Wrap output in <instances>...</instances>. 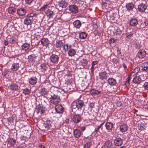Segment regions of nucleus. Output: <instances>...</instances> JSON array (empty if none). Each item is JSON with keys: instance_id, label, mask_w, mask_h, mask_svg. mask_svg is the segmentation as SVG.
<instances>
[{"instance_id": "f257e3e1", "label": "nucleus", "mask_w": 148, "mask_h": 148, "mask_svg": "<svg viewBox=\"0 0 148 148\" xmlns=\"http://www.w3.org/2000/svg\"><path fill=\"white\" fill-rule=\"evenodd\" d=\"M71 106L73 109L80 111L84 106V102L82 100H79L76 102H73Z\"/></svg>"}, {"instance_id": "f03ea898", "label": "nucleus", "mask_w": 148, "mask_h": 148, "mask_svg": "<svg viewBox=\"0 0 148 148\" xmlns=\"http://www.w3.org/2000/svg\"><path fill=\"white\" fill-rule=\"evenodd\" d=\"M70 12L76 14L78 12V10L77 7L75 5H69L67 8Z\"/></svg>"}, {"instance_id": "7ed1b4c3", "label": "nucleus", "mask_w": 148, "mask_h": 148, "mask_svg": "<svg viewBox=\"0 0 148 148\" xmlns=\"http://www.w3.org/2000/svg\"><path fill=\"white\" fill-rule=\"evenodd\" d=\"M36 111L37 114H41L45 112V109L42 104H39L36 106Z\"/></svg>"}, {"instance_id": "20e7f679", "label": "nucleus", "mask_w": 148, "mask_h": 148, "mask_svg": "<svg viewBox=\"0 0 148 148\" xmlns=\"http://www.w3.org/2000/svg\"><path fill=\"white\" fill-rule=\"evenodd\" d=\"M99 77L101 80L106 79L108 77V73L105 71H101L99 73Z\"/></svg>"}, {"instance_id": "39448f33", "label": "nucleus", "mask_w": 148, "mask_h": 148, "mask_svg": "<svg viewBox=\"0 0 148 148\" xmlns=\"http://www.w3.org/2000/svg\"><path fill=\"white\" fill-rule=\"evenodd\" d=\"M138 56L140 58H144L146 55V51L143 49H140L138 53Z\"/></svg>"}, {"instance_id": "423d86ee", "label": "nucleus", "mask_w": 148, "mask_h": 148, "mask_svg": "<svg viewBox=\"0 0 148 148\" xmlns=\"http://www.w3.org/2000/svg\"><path fill=\"white\" fill-rule=\"evenodd\" d=\"M81 120V115L80 114H75L73 117L72 121L74 123H78Z\"/></svg>"}, {"instance_id": "0eeeda50", "label": "nucleus", "mask_w": 148, "mask_h": 148, "mask_svg": "<svg viewBox=\"0 0 148 148\" xmlns=\"http://www.w3.org/2000/svg\"><path fill=\"white\" fill-rule=\"evenodd\" d=\"M55 110L56 112L59 113H61L63 112L64 111V108L61 105L58 104L56 106Z\"/></svg>"}, {"instance_id": "6e6552de", "label": "nucleus", "mask_w": 148, "mask_h": 148, "mask_svg": "<svg viewBox=\"0 0 148 148\" xmlns=\"http://www.w3.org/2000/svg\"><path fill=\"white\" fill-rule=\"evenodd\" d=\"M147 9L146 5L144 3H141L138 5V10L141 12H144Z\"/></svg>"}, {"instance_id": "1a4fd4ad", "label": "nucleus", "mask_w": 148, "mask_h": 148, "mask_svg": "<svg viewBox=\"0 0 148 148\" xmlns=\"http://www.w3.org/2000/svg\"><path fill=\"white\" fill-rule=\"evenodd\" d=\"M59 58L58 56L53 54L50 56V62L53 63H56L58 61Z\"/></svg>"}, {"instance_id": "9d476101", "label": "nucleus", "mask_w": 148, "mask_h": 148, "mask_svg": "<svg viewBox=\"0 0 148 148\" xmlns=\"http://www.w3.org/2000/svg\"><path fill=\"white\" fill-rule=\"evenodd\" d=\"M114 144L117 146H120L123 144V140L120 138H116L114 141Z\"/></svg>"}, {"instance_id": "9b49d317", "label": "nucleus", "mask_w": 148, "mask_h": 148, "mask_svg": "<svg viewBox=\"0 0 148 148\" xmlns=\"http://www.w3.org/2000/svg\"><path fill=\"white\" fill-rule=\"evenodd\" d=\"M26 12V10L23 8H21L19 9H18L17 10L18 15L21 16L25 15Z\"/></svg>"}, {"instance_id": "f8f14e48", "label": "nucleus", "mask_w": 148, "mask_h": 148, "mask_svg": "<svg viewBox=\"0 0 148 148\" xmlns=\"http://www.w3.org/2000/svg\"><path fill=\"white\" fill-rule=\"evenodd\" d=\"M41 43L43 46H46L49 44V41L47 38H43L41 39Z\"/></svg>"}, {"instance_id": "ddd939ff", "label": "nucleus", "mask_w": 148, "mask_h": 148, "mask_svg": "<svg viewBox=\"0 0 148 148\" xmlns=\"http://www.w3.org/2000/svg\"><path fill=\"white\" fill-rule=\"evenodd\" d=\"M88 63L87 60L86 59H83L81 60L79 62V66H80L79 69H83L86 66Z\"/></svg>"}, {"instance_id": "4468645a", "label": "nucleus", "mask_w": 148, "mask_h": 148, "mask_svg": "<svg viewBox=\"0 0 148 148\" xmlns=\"http://www.w3.org/2000/svg\"><path fill=\"white\" fill-rule=\"evenodd\" d=\"M90 94L92 96H95L101 93V92L97 90L92 88L89 91Z\"/></svg>"}, {"instance_id": "2eb2a0df", "label": "nucleus", "mask_w": 148, "mask_h": 148, "mask_svg": "<svg viewBox=\"0 0 148 148\" xmlns=\"http://www.w3.org/2000/svg\"><path fill=\"white\" fill-rule=\"evenodd\" d=\"M138 20L135 18H132L130 21V24L131 26H136L138 24Z\"/></svg>"}, {"instance_id": "dca6fc26", "label": "nucleus", "mask_w": 148, "mask_h": 148, "mask_svg": "<svg viewBox=\"0 0 148 148\" xmlns=\"http://www.w3.org/2000/svg\"><path fill=\"white\" fill-rule=\"evenodd\" d=\"M64 43L63 42L60 40H58L56 44V47L58 50H60L62 47H63Z\"/></svg>"}, {"instance_id": "f3484780", "label": "nucleus", "mask_w": 148, "mask_h": 148, "mask_svg": "<svg viewBox=\"0 0 148 148\" xmlns=\"http://www.w3.org/2000/svg\"><path fill=\"white\" fill-rule=\"evenodd\" d=\"M108 83L111 86H114L116 85L117 82L116 79L112 77L110 78L108 80Z\"/></svg>"}, {"instance_id": "a211bd4d", "label": "nucleus", "mask_w": 148, "mask_h": 148, "mask_svg": "<svg viewBox=\"0 0 148 148\" xmlns=\"http://www.w3.org/2000/svg\"><path fill=\"white\" fill-rule=\"evenodd\" d=\"M134 8V5L132 2H129L127 3L126 8L127 10L130 11L132 10Z\"/></svg>"}, {"instance_id": "6ab92c4d", "label": "nucleus", "mask_w": 148, "mask_h": 148, "mask_svg": "<svg viewBox=\"0 0 148 148\" xmlns=\"http://www.w3.org/2000/svg\"><path fill=\"white\" fill-rule=\"evenodd\" d=\"M37 78L35 77H31L29 80V83L31 85H34L37 82Z\"/></svg>"}, {"instance_id": "aec40b11", "label": "nucleus", "mask_w": 148, "mask_h": 148, "mask_svg": "<svg viewBox=\"0 0 148 148\" xmlns=\"http://www.w3.org/2000/svg\"><path fill=\"white\" fill-rule=\"evenodd\" d=\"M140 70V68L139 67H136L135 68L133 71H132L130 75L132 78L135 77L138 73L139 71Z\"/></svg>"}, {"instance_id": "412c9836", "label": "nucleus", "mask_w": 148, "mask_h": 148, "mask_svg": "<svg viewBox=\"0 0 148 148\" xmlns=\"http://www.w3.org/2000/svg\"><path fill=\"white\" fill-rule=\"evenodd\" d=\"M133 82L134 84H139L141 82V79L139 76H135L133 80Z\"/></svg>"}, {"instance_id": "4be33fe9", "label": "nucleus", "mask_w": 148, "mask_h": 148, "mask_svg": "<svg viewBox=\"0 0 148 148\" xmlns=\"http://www.w3.org/2000/svg\"><path fill=\"white\" fill-rule=\"evenodd\" d=\"M73 132L75 137L78 138L80 136L81 133L80 130L78 129H74Z\"/></svg>"}, {"instance_id": "5701e85b", "label": "nucleus", "mask_w": 148, "mask_h": 148, "mask_svg": "<svg viewBox=\"0 0 148 148\" xmlns=\"http://www.w3.org/2000/svg\"><path fill=\"white\" fill-rule=\"evenodd\" d=\"M98 63V61H93L92 62V66L90 68V72L92 74L93 73L94 69L96 67V65H97Z\"/></svg>"}, {"instance_id": "b1692460", "label": "nucleus", "mask_w": 148, "mask_h": 148, "mask_svg": "<svg viewBox=\"0 0 148 148\" xmlns=\"http://www.w3.org/2000/svg\"><path fill=\"white\" fill-rule=\"evenodd\" d=\"M19 67L18 63H14L13 64L11 68V70L13 71H16L17 70Z\"/></svg>"}, {"instance_id": "393cba45", "label": "nucleus", "mask_w": 148, "mask_h": 148, "mask_svg": "<svg viewBox=\"0 0 148 148\" xmlns=\"http://www.w3.org/2000/svg\"><path fill=\"white\" fill-rule=\"evenodd\" d=\"M105 126L107 130H111L113 127V124L110 122H107L106 123Z\"/></svg>"}, {"instance_id": "a878e982", "label": "nucleus", "mask_w": 148, "mask_h": 148, "mask_svg": "<svg viewBox=\"0 0 148 148\" xmlns=\"http://www.w3.org/2000/svg\"><path fill=\"white\" fill-rule=\"evenodd\" d=\"M74 27L77 29H79L81 27L82 24L79 20H76L73 22Z\"/></svg>"}, {"instance_id": "bb28decb", "label": "nucleus", "mask_w": 148, "mask_h": 148, "mask_svg": "<svg viewBox=\"0 0 148 148\" xmlns=\"http://www.w3.org/2000/svg\"><path fill=\"white\" fill-rule=\"evenodd\" d=\"M45 13L47 16L49 18L53 17L54 15L53 11L50 9L47 10Z\"/></svg>"}, {"instance_id": "cd10ccee", "label": "nucleus", "mask_w": 148, "mask_h": 148, "mask_svg": "<svg viewBox=\"0 0 148 148\" xmlns=\"http://www.w3.org/2000/svg\"><path fill=\"white\" fill-rule=\"evenodd\" d=\"M16 143V140L13 138H11L8 140V143L10 146L14 145Z\"/></svg>"}, {"instance_id": "c85d7f7f", "label": "nucleus", "mask_w": 148, "mask_h": 148, "mask_svg": "<svg viewBox=\"0 0 148 148\" xmlns=\"http://www.w3.org/2000/svg\"><path fill=\"white\" fill-rule=\"evenodd\" d=\"M128 127L126 124H123L120 125V129L122 132H125L127 130Z\"/></svg>"}, {"instance_id": "c756f323", "label": "nucleus", "mask_w": 148, "mask_h": 148, "mask_svg": "<svg viewBox=\"0 0 148 148\" xmlns=\"http://www.w3.org/2000/svg\"><path fill=\"white\" fill-rule=\"evenodd\" d=\"M59 7L65 8L67 6V3L65 1L62 0L59 3Z\"/></svg>"}, {"instance_id": "7c9ffc66", "label": "nucleus", "mask_w": 148, "mask_h": 148, "mask_svg": "<svg viewBox=\"0 0 148 148\" xmlns=\"http://www.w3.org/2000/svg\"><path fill=\"white\" fill-rule=\"evenodd\" d=\"M30 47L29 44L28 43H24L21 46L22 49L25 51H27L29 49Z\"/></svg>"}, {"instance_id": "2f4dec72", "label": "nucleus", "mask_w": 148, "mask_h": 148, "mask_svg": "<svg viewBox=\"0 0 148 148\" xmlns=\"http://www.w3.org/2000/svg\"><path fill=\"white\" fill-rule=\"evenodd\" d=\"M19 87L18 85L14 83H12L10 86V89L14 91H16L18 90Z\"/></svg>"}, {"instance_id": "473e14b6", "label": "nucleus", "mask_w": 148, "mask_h": 148, "mask_svg": "<svg viewBox=\"0 0 148 148\" xmlns=\"http://www.w3.org/2000/svg\"><path fill=\"white\" fill-rule=\"evenodd\" d=\"M32 19L28 17H26L24 19V23L25 25L27 26L31 25Z\"/></svg>"}, {"instance_id": "72a5a7b5", "label": "nucleus", "mask_w": 148, "mask_h": 148, "mask_svg": "<svg viewBox=\"0 0 148 148\" xmlns=\"http://www.w3.org/2000/svg\"><path fill=\"white\" fill-rule=\"evenodd\" d=\"M52 122L49 120H47L46 122L44 123L45 124V127L46 128L48 129L50 128L51 126Z\"/></svg>"}, {"instance_id": "f704fd0d", "label": "nucleus", "mask_w": 148, "mask_h": 148, "mask_svg": "<svg viewBox=\"0 0 148 148\" xmlns=\"http://www.w3.org/2000/svg\"><path fill=\"white\" fill-rule=\"evenodd\" d=\"M142 68L143 71H146L148 70V62H145L142 65Z\"/></svg>"}, {"instance_id": "c9c22d12", "label": "nucleus", "mask_w": 148, "mask_h": 148, "mask_svg": "<svg viewBox=\"0 0 148 148\" xmlns=\"http://www.w3.org/2000/svg\"><path fill=\"white\" fill-rule=\"evenodd\" d=\"M76 53L75 50L73 49H71L68 52V54L70 56H73Z\"/></svg>"}, {"instance_id": "e433bc0d", "label": "nucleus", "mask_w": 148, "mask_h": 148, "mask_svg": "<svg viewBox=\"0 0 148 148\" xmlns=\"http://www.w3.org/2000/svg\"><path fill=\"white\" fill-rule=\"evenodd\" d=\"M132 77L130 75L126 79V81L124 84L126 87L129 86L130 85V81Z\"/></svg>"}, {"instance_id": "4c0bfd02", "label": "nucleus", "mask_w": 148, "mask_h": 148, "mask_svg": "<svg viewBox=\"0 0 148 148\" xmlns=\"http://www.w3.org/2000/svg\"><path fill=\"white\" fill-rule=\"evenodd\" d=\"M112 146V142L109 140L106 141L105 144L106 148H111Z\"/></svg>"}, {"instance_id": "58836bf2", "label": "nucleus", "mask_w": 148, "mask_h": 148, "mask_svg": "<svg viewBox=\"0 0 148 148\" xmlns=\"http://www.w3.org/2000/svg\"><path fill=\"white\" fill-rule=\"evenodd\" d=\"M8 12L9 14H13L16 12V9L13 7H9L8 9Z\"/></svg>"}, {"instance_id": "ea45409f", "label": "nucleus", "mask_w": 148, "mask_h": 148, "mask_svg": "<svg viewBox=\"0 0 148 148\" xmlns=\"http://www.w3.org/2000/svg\"><path fill=\"white\" fill-rule=\"evenodd\" d=\"M87 34L86 32H82L79 34V38L81 39H84L87 37Z\"/></svg>"}, {"instance_id": "a19ab883", "label": "nucleus", "mask_w": 148, "mask_h": 148, "mask_svg": "<svg viewBox=\"0 0 148 148\" xmlns=\"http://www.w3.org/2000/svg\"><path fill=\"white\" fill-rule=\"evenodd\" d=\"M37 15V14L36 13L33 12L32 13H30V14H27L25 16L26 17H28L29 18H31L33 17L36 16Z\"/></svg>"}, {"instance_id": "79ce46f5", "label": "nucleus", "mask_w": 148, "mask_h": 148, "mask_svg": "<svg viewBox=\"0 0 148 148\" xmlns=\"http://www.w3.org/2000/svg\"><path fill=\"white\" fill-rule=\"evenodd\" d=\"M60 101V97L58 98H57L56 99H55L54 100H53L51 101L50 102L51 103H52L56 105L59 103Z\"/></svg>"}, {"instance_id": "37998d69", "label": "nucleus", "mask_w": 148, "mask_h": 148, "mask_svg": "<svg viewBox=\"0 0 148 148\" xmlns=\"http://www.w3.org/2000/svg\"><path fill=\"white\" fill-rule=\"evenodd\" d=\"M30 90L29 89L26 88L23 90V93L25 95H27L30 93Z\"/></svg>"}, {"instance_id": "c03bdc74", "label": "nucleus", "mask_w": 148, "mask_h": 148, "mask_svg": "<svg viewBox=\"0 0 148 148\" xmlns=\"http://www.w3.org/2000/svg\"><path fill=\"white\" fill-rule=\"evenodd\" d=\"M59 97H60L58 95H51V97L49 98L50 101L56 99L57 98H58Z\"/></svg>"}, {"instance_id": "a18cd8bd", "label": "nucleus", "mask_w": 148, "mask_h": 148, "mask_svg": "<svg viewBox=\"0 0 148 148\" xmlns=\"http://www.w3.org/2000/svg\"><path fill=\"white\" fill-rule=\"evenodd\" d=\"M41 94L42 95H45L47 94V92L44 88H41L39 91Z\"/></svg>"}, {"instance_id": "49530a36", "label": "nucleus", "mask_w": 148, "mask_h": 148, "mask_svg": "<svg viewBox=\"0 0 148 148\" xmlns=\"http://www.w3.org/2000/svg\"><path fill=\"white\" fill-rule=\"evenodd\" d=\"M91 144L90 142H88L84 145V148H89L91 145Z\"/></svg>"}, {"instance_id": "de8ad7c7", "label": "nucleus", "mask_w": 148, "mask_h": 148, "mask_svg": "<svg viewBox=\"0 0 148 148\" xmlns=\"http://www.w3.org/2000/svg\"><path fill=\"white\" fill-rule=\"evenodd\" d=\"M68 44H66L65 45L64 44L63 48L65 52L68 51Z\"/></svg>"}, {"instance_id": "09e8293b", "label": "nucleus", "mask_w": 148, "mask_h": 148, "mask_svg": "<svg viewBox=\"0 0 148 148\" xmlns=\"http://www.w3.org/2000/svg\"><path fill=\"white\" fill-rule=\"evenodd\" d=\"M40 67L42 69L45 70L46 69L47 64L45 63H43L41 64Z\"/></svg>"}, {"instance_id": "8fccbe9b", "label": "nucleus", "mask_w": 148, "mask_h": 148, "mask_svg": "<svg viewBox=\"0 0 148 148\" xmlns=\"http://www.w3.org/2000/svg\"><path fill=\"white\" fill-rule=\"evenodd\" d=\"M8 39H9V43L11 44H13L15 42V40L13 37L9 38Z\"/></svg>"}, {"instance_id": "3c124183", "label": "nucleus", "mask_w": 148, "mask_h": 148, "mask_svg": "<svg viewBox=\"0 0 148 148\" xmlns=\"http://www.w3.org/2000/svg\"><path fill=\"white\" fill-rule=\"evenodd\" d=\"M116 40V39L114 38H111L109 41V42L110 44H113Z\"/></svg>"}, {"instance_id": "603ef678", "label": "nucleus", "mask_w": 148, "mask_h": 148, "mask_svg": "<svg viewBox=\"0 0 148 148\" xmlns=\"http://www.w3.org/2000/svg\"><path fill=\"white\" fill-rule=\"evenodd\" d=\"M143 87L145 90H148V82H145L144 83Z\"/></svg>"}, {"instance_id": "864d4df0", "label": "nucleus", "mask_w": 148, "mask_h": 148, "mask_svg": "<svg viewBox=\"0 0 148 148\" xmlns=\"http://www.w3.org/2000/svg\"><path fill=\"white\" fill-rule=\"evenodd\" d=\"M20 139L22 141H25L27 139V138L25 136H22L20 138Z\"/></svg>"}, {"instance_id": "5fc2aeb1", "label": "nucleus", "mask_w": 148, "mask_h": 148, "mask_svg": "<svg viewBox=\"0 0 148 148\" xmlns=\"http://www.w3.org/2000/svg\"><path fill=\"white\" fill-rule=\"evenodd\" d=\"M48 5L47 4H46L45 5H44L42 7H41L40 9V10L41 11L43 10H44L45 8H47Z\"/></svg>"}, {"instance_id": "6e6d98bb", "label": "nucleus", "mask_w": 148, "mask_h": 148, "mask_svg": "<svg viewBox=\"0 0 148 148\" xmlns=\"http://www.w3.org/2000/svg\"><path fill=\"white\" fill-rule=\"evenodd\" d=\"M122 105V103L121 101H118L116 103V105L118 107H121Z\"/></svg>"}, {"instance_id": "4d7b16f0", "label": "nucleus", "mask_w": 148, "mask_h": 148, "mask_svg": "<svg viewBox=\"0 0 148 148\" xmlns=\"http://www.w3.org/2000/svg\"><path fill=\"white\" fill-rule=\"evenodd\" d=\"M33 1V0H25V1L26 3L29 4L32 3Z\"/></svg>"}, {"instance_id": "13d9d810", "label": "nucleus", "mask_w": 148, "mask_h": 148, "mask_svg": "<svg viewBox=\"0 0 148 148\" xmlns=\"http://www.w3.org/2000/svg\"><path fill=\"white\" fill-rule=\"evenodd\" d=\"M138 129L139 130H141V131H143L145 129V128L143 126L140 125V126L139 127Z\"/></svg>"}, {"instance_id": "bf43d9fd", "label": "nucleus", "mask_w": 148, "mask_h": 148, "mask_svg": "<svg viewBox=\"0 0 148 148\" xmlns=\"http://www.w3.org/2000/svg\"><path fill=\"white\" fill-rule=\"evenodd\" d=\"M86 129V127L85 126H82L80 127V129L82 131H84Z\"/></svg>"}, {"instance_id": "052dcab7", "label": "nucleus", "mask_w": 148, "mask_h": 148, "mask_svg": "<svg viewBox=\"0 0 148 148\" xmlns=\"http://www.w3.org/2000/svg\"><path fill=\"white\" fill-rule=\"evenodd\" d=\"M110 17L111 19L114 20V17L112 15V14L111 15H110Z\"/></svg>"}, {"instance_id": "680f3d73", "label": "nucleus", "mask_w": 148, "mask_h": 148, "mask_svg": "<svg viewBox=\"0 0 148 148\" xmlns=\"http://www.w3.org/2000/svg\"><path fill=\"white\" fill-rule=\"evenodd\" d=\"M132 34H130V35H127L126 37V38H131L132 37Z\"/></svg>"}, {"instance_id": "e2e57ef3", "label": "nucleus", "mask_w": 148, "mask_h": 148, "mask_svg": "<svg viewBox=\"0 0 148 148\" xmlns=\"http://www.w3.org/2000/svg\"><path fill=\"white\" fill-rule=\"evenodd\" d=\"M8 42L7 41H5L4 42V44L5 46H7L8 45Z\"/></svg>"}, {"instance_id": "0e129e2a", "label": "nucleus", "mask_w": 148, "mask_h": 148, "mask_svg": "<svg viewBox=\"0 0 148 148\" xmlns=\"http://www.w3.org/2000/svg\"><path fill=\"white\" fill-rule=\"evenodd\" d=\"M123 67L124 68V69H126L127 68V66L126 64H125V63H123Z\"/></svg>"}, {"instance_id": "69168bd1", "label": "nucleus", "mask_w": 148, "mask_h": 148, "mask_svg": "<svg viewBox=\"0 0 148 148\" xmlns=\"http://www.w3.org/2000/svg\"><path fill=\"white\" fill-rule=\"evenodd\" d=\"M38 148H45V147L43 145H41Z\"/></svg>"}, {"instance_id": "338daca9", "label": "nucleus", "mask_w": 148, "mask_h": 148, "mask_svg": "<svg viewBox=\"0 0 148 148\" xmlns=\"http://www.w3.org/2000/svg\"><path fill=\"white\" fill-rule=\"evenodd\" d=\"M99 130H98L97 128H95L94 132H95L96 133L99 131Z\"/></svg>"}, {"instance_id": "774afa93", "label": "nucleus", "mask_w": 148, "mask_h": 148, "mask_svg": "<svg viewBox=\"0 0 148 148\" xmlns=\"http://www.w3.org/2000/svg\"><path fill=\"white\" fill-rule=\"evenodd\" d=\"M26 146L25 145H24L23 146H21L20 147V148H25Z\"/></svg>"}]
</instances>
